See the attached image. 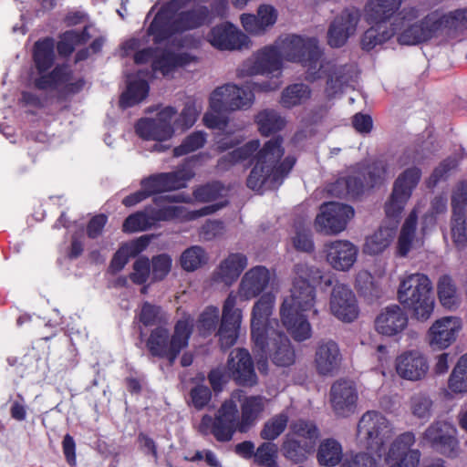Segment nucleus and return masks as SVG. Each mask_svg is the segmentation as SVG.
Returning a JSON list of instances; mask_svg holds the SVG:
<instances>
[{"mask_svg": "<svg viewBox=\"0 0 467 467\" xmlns=\"http://www.w3.org/2000/svg\"><path fill=\"white\" fill-rule=\"evenodd\" d=\"M274 45L281 58L298 62L306 68L307 79L315 81L327 78L325 91L327 97L335 96L345 85L353 80L354 67L324 60L322 50L315 38L305 39L297 35L285 34Z\"/></svg>", "mask_w": 467, "mask_h": 467, "instance_id": "1", "label": "nucleus"}, {"mask_svg": "<svg viewBox=\"0 0 467 467\" xmlns=\"http://www.w3.org/2000/svg\"><path fill=\"white\" fill-rule=\"evenodd\" d=\"M283 139L274 137L260 148L258 140H253L234 150L230 154L233 162L243 161L254 157V165L247 178V186L254 191L276 189L290 173L296 158L287 155L285 158Z\"/></svg>", "mask_w": 467, "mask_h": 467, "instance_id": "2", "label": "nucleus"}, {"mask_svg": "<svg viewBox=\"0 0 467 467\" xmlns=\"http://www.w3.org/2000/svg\"><path fill=\"white\" fill-rule=\"evenodd\" d=\"M268 400L261 395L245 396L238 390L225 400L218 410L212 432L221 441L233 438L235 431H249L264 412Z\"/></svg>", "mask_w": 467, "mask_h": 467, "instance_id": "3", "label": "nucleus"}, {"mask_svg": "<svg viewBox=\"0 0 467 467\" xmlns=\"http://www.w3.org/2000/svg\"><path fill=\"white\" fill-rule=\"evenodd\" d=\"M193 328L194 319L190 315H184L175 322L171 335L167 327H156L145 343L149 354L165 358L169 366H173L182 350L188 347Z\"/></svg>", "mask_w": 467, "mask_h": 467, "instance_id": "4", "label": "nucleus"}, {"mask_svg": "<svg viewBox=\"0 0 467 467\" xmlns=\"http://www.w3.org/2000/svg\"><path fill=\"white\" fill-rule=\"evenodd\" d=\"M433 285L429 276L423 273H413L400 277L397 298L412 317L425 322L433 314L435 300Z\"/></svg>", "mask_w": 467, "mask_h": 467, "instance_id": "5", "label": "nucleus"}, {"mask_svg": "<svg viewBox=\"0 0 467 467\" xmlns=\"http://www.w3.org/2000/svg\"><path fill=\"white\" fill-rule=\"evenodd\" d=\"M184 31H147L148 37L152 36L154 44L164 43V47H159V52L151 63L154 72H160L163 77L169 76L176 69L186 67L195 60L187 52L177 53L172 48L183 47V42L179 35Z\"/></svg>", "mask_w": 467, "mask_h": 467, "instance_id": "6", "label": "nucleus"}, {"mask_svg": "<svg viewBox=\"0 0 467 467\" xmlns=\"http://www.w3.org/2000/svg\"><path fill=\"white\" fill-rule=\"evenodd\" d=\"M395 434L391 421L376 410L365 412L358 423V438L372 453L381 457Z\"/></svg>", "mask_w": 467, "mask_h": 467, "instance_id": "7", "label": "nucleus"}, {"mask_svg": "<svg viewBox=\"0 0 467 467\" xmlns=\"http://www.w3.org/2000/svg\"><path fill=\"white\" fill-rule=\"evenodd\" d=\"M73 74L68 65L57 64L50 71L38 74L33 83L38 90H58V99H67L80 93L86 86V79L83 77L71 81Z\"/></svg>", "mask_w": 467, "mask_h": 467, "instance_id": "8", "label": "nucleus"}, {"mask_svg": "<svg viewBox=\"0 0 467 467\" xmlns=\"http://www.w3.org/2000/svg\"><path fill=\"white\" fill-rule=\"evenodd\" d=\"M177 114L174 107L167 106L155 118H142L135 125L137 135L144 140L166 141L172 138V121Z\"/></svg>", "mask_w": 467, "mask_h": 467, "instance_id": "9", "label": "nucleus"}, {"mask_svg": "<svg viewBox=\"0 0 467 467\" xmlns=\"http://www.w3.org/2000/svg\"><path fill=\"white\" fill-rule=\"evenodd\" d=\"M275 296L272 293H265L261 296L253 306L251 337L254 346L263 347L268 331L277 330V320L270 318L275 307Z\"/></svg>", "mask_w": 467, "mask_h": 467, "instance_id": "10", "label": "nucleus"}, {"mask_svg": "<svg viewBox=\"0 0 467 467\" xmlns=\"http://www.w3.org/2000/svg\"><path fill=\"white\" fill-rule=\"evenodd\" d=\"M282 69V58L275 45L265 47L245 59L236 69L239 78L256 75H269Z\"/></svg>", "mask_w": 467, "mask_h": 467, "instance_id": "11", "label": "nucleus"}, {"mask_svg": "<svg viewBox=\"0 0 467 467\" xmlns=\"http://www.w3.org/2000/svg\"><path fill=\"white\" fill-rule=\"evenodd\" d=\"M354 214L350 205L336 202L324 203L316 217L315 228L324 234H337L346 229Z\"/></svg>", "mask_w": 467, "mask_h": 467, "instance_id": "12", "label": "nucleus"}, {"mask_svg": "<svg viewBox=\"0 0 467 467\" xmlns=\"http://www.w3.org/2000/svg\"><path fill=\"white\" fill-rule=\"evenodd\" d=\"M421 443L443 455L453 456L459 448L457 430L449 421H433L422 433Z\"/></svg>", "mask_w": 467, "mask_h": 467, "instance_id": "13", "label": "nucleus"}, {"mask_svg": "<svg viewBox=\"0 0 467 467\" xmlns=\"http://www.w3.org/2000/svg\"><path fill=\"white\" fill-rule=\"evenodd\" d=\"M237 296L231 292L226 297L222 313V319L217 336L223 350L233 347L237 340L242 323V310L236 308Z\"/></svg>", "mask_w": 467, "mask_h": 467, "instance_id": "14", "label": "nucleus"}, {"mask_svg": "<svg viewBox=\"0 0 467 467\" xmlns=\"http://www.w3.org/2000/svg\"><path fill=\"white\" fill-rule=\"evenodd\" d=\"M394 365L400 379L412 382L425 379L430 370L427 356L419 349L401 352L396 357Z\"/></svg>", "mask_w": 467, "mask_h": 467, "instance_id": "15", "label": "nucleus"}, {"mask_svg": "<svg viewBox=\"0 0 467 467\" xmlns=\"http://www.w3.org/2000/svg\"><path fill=\"white\" fill-rule=\"evenodd\" d=\"M194 176V172L188 167L171 171L150 175L141 180L140 186L149 193V196L165 192L174 191L185 186L187 181Z\"/></svg>", "mask_w": 467, "mask_h": 467, "instance_id": "16", "label": "nucleus"}, {"mask_svg": "<svg viewBox=\"0 0 467 467\" xmlns=\"http://www.w3.org/2000/svg\"><path fill=\"white\" fill-rule=\"evenodd\" d=\"M262 354L269 355L272 361L279 367H287L294 364L295 350L287 336L280 330H270L265 335V343L263 347L254 346Z\"/></svg>", "mask_w": 467, "mask_h": 467, "instance_id": "17", "label": "nucleus"}, {"mask_svg": "<svg viewBox=\"0 0 467 467\" xmlns=\"http://www.w3.org/2000/svg\"><path fill=\"white\" fill-rule=\"evenodd\" d=\"M462 328L458 317H443L435 320L427 332L428 343L433 349L442 350L453 344Z\"/></svg>", "mask_w": 467, "mask_h": 467, "instance_id": "18", "label": "nucleus"}, {"mask_svg": "<svg viewBox=\"0 0 467 467\" xmlns=\"http://www.w3.org/2000/svg\"><path fill=\"white\" fill-rule=\"evenodd\" d=\"M231 84H225L217 88L210 97V108L217 115L206 114V127L224 130L227 126L228 119L226 113L238 109V105L233 102L232 92H230Z\"/></svg>", "mask_w": 467, "mask_h": 467, "instance_id": "19", "label": "nucleus"}, {"mask_svg": "<svg viewBox=\"0 0 467 467\" xmlns=\"http://www.w3.org/2000/svg\"><path fill=\"white\" fill-rule=\"evenodd\" d=\"M329 308L331 314L344 322H352L358 316L357 298L344 284H336L331 291Z\"/></svg>", "mask_w": 467, "mask_h": 467, "instance_id": "20", "label": "nucleus"}, {"mask_svg": "<svg viewBox=\"0 0 467 467\" xmlns=\"http://www.w3.org/2000/svg\"><path fill=\"white\" fill-rule=\"evenodd\" d=\"M327 264L337 271L347 272L356 263L358 248L348 240H336L324 244Z\"/></svg>", "mask_w": 467, "mask_h": 467, "instance_id": "21", "label": "nucleus"}, {"mask_svg": "<svg viewBox=\"0 0 467 467\" xmlns=\"http://www.w3.org/2000/svg\"><path fill=\"white\" fill-rule=\"evenodd\" d=\"M227 369L238 385L253 387L257 384L254 362L250 353L244 348H236L230 353Z\"/></svg>", "mask_w": 467, "mask_h": 467, "instance_id": "22", "label": "nucleus"}, {"mask_svg": "<svg viewBox=\"0 0 467 467\" xmlns=\"http://www.w3.org/2000/svg\"><path fill=\"white\" fill-rule=\"evenodd\" d=\"M342 354L338 344L332 339L320 340L315 350L314 367L321 376H333L342 363Z\"/></svg>", "mask_w": 467, "mask_h": 467, "instance_id": "23", "label": "nucleus"}, {"mask_svg": "<svg viewBox=\"0 0 467 467\" xmlns=\"http://www.w3.org/2000/svg\"><path fill=\"white\" fill-rule=\"evenodd\" d=\"M376 331L385 337H395L405 330L409 317L401 306L393 304L383 307L375 318Z\"/></svg>", "mask_w": 467, "mask_h": 467, "instance_id": "24", "label": "nucleus"}, {"mask_svg": "<svg viewBox=\"0 0 467 467\" xmlns=\"http://www.w3.org/2000/svg\"><path fill=\"white\" fill-rule=\"evenodd\" d=\"M358 400V392L352 381L337 380L330 389V402L334 412L338 417L353 414Z\"/></svg>", "mask_w": 467, "mask_h": 467, "instance_id": "25", "label": "nucleus"}, {"mask_svg": "<svg viewBox=\"0 0 467 467\" xmlns=\"http://www.w3.org/2000/svg\"><path fill=\"white\" fill-rule=\"evenodd\" d=\"M316 300V289L306 280L294 279L290 296H286L280 312H306L313 308Z\"/></svg>", "mask_w": 467, "mask_h": 467, "instance_id": "26", "label": "nucleus"}, {"mask_svg": "<svg viewBox=\"0 0 467 467\" xmlns=\"http://www.w3.org/2000/svg\"><path fill=\"white\" fill-rule=\"evenodd\" d=\"M273 275L264 265L250 268L243 275L238 286V295L244 300L260 296L270 285Z\"/></svg>", "mask_w": 467, "mask_h": 467, "instance_id": "27", "label": "nucleus"}, {"mask_svg": "<svg viewBox=\"0 0 467 467\" xmlns=\"http://www.w3.org/2000/svg\"><path fill=\"white\" fill-rule=\"evenodd\" d=\"M416 441L415 434L411 431H406L400 434L390 444L386 455V461L401 462L412 467L418 466L420 459V451L417 449H411Z\"/></svg>", "mask_w": 467, "mask_h": 467, "instance_id": "28", "label": "nucleus"}, {"mask_svg": "<svg viewBox=\"0 0 467 467\" xmlns=\"http://www.w3.org/2000/svg\"><path fill=\"white\" fill-rule=\"evenodd\" d=\"M467 8H460L443 14L435 10L428 14L421 21L419 29H466Z\"/></svg>", "mask_w": 467, "mask_h": 467, "instance_id": "29", "label": "nucleus"}, {"mask_svg": "<svg viewBox=\"0 0 467 467\" xmlns=\"http://www.w3.org/2000/svg\"><path fill=\"white\" fill-rule=\"evenodd\" d=\"M420 209V203H417L401 226L396 246V253L400 257H406L413 248L422 245V242L416 238L418 215Z\"/></svg>", "mask_w": 467, "mask_h": 467, "instance_id": "30", "label": "nucleus"}, {"mask_svg": "<svg viewBox=\"0 0 467 467\" xmlns=\"http://www.w3.org/2000/svg\"><path fill=\"white\" fill-rule=\"evenodd\" d=\"M248 260L242 253H232L223 259L212 275V280L232 285L247 266Z\"/></svg>", "mask_w": 467, "mask_h": 467, "instance_id": "31", "label": "nucleus"}, {"mask_svg": "<svg viewBox=\"0 0 467 467\" xmlns=\"http://www.w3.org/2000/svg\"><path fill=\"white\" fill-rule=\"evenodd\" d=\"M209 41L220 50H242L252 47L250 36L244 31H212Z\"/></svg>", "mask_w": 467, "mask_h": 467, "instance_id": "32", "label": "nucleus"}, {"mask_svg": "<svg viewBox=\"0 0 467 467\" xmlns=\"http://www.w3.org/2000/svg\"><path fill=\"white\" fill-rule=\"evenodd\" d=\"M402 0H368L365 5L366 20L369 24H380L389 20L400 9Z\"/></svg>", "mask_w": 467, "mask_h": 467, "instance_id": "33", "label": "nucleus"}, {"mask_svg": "<svg viewBox=\"0 0 467 467\" xmlns=\"http://www.w3.org/2000/svg\"><path fill=\"white\" fill-rule=\"evenodd\" d=\"M181 202L179 195H161L153 198V202L159 206L158 209H150L151 222L153 225L158 222L171 221L184 217L185 209L182 206H165L167 202Z\"/></svg>", "mask_w": 467, "mask_h": 467, "instance_id": "34", "label": "nucleus"}, {"mask_svg": "<svg viewBox=\"0 0 467 467\" xmlns=\"http://www.w3.org/2000/svg\"><path fill=\"white\" fill-rule=\"evenodd\" d=\"M283 325L296 341L308 339L312 335L309 322L302 312H280Z\"/></svg>", "mask_w": 467, "mask_h": 467, "instance_id": "35", "label": "nucleus"}, {"mask_svg": "<svg viewBox=\"0 0 467 467\" xmlns=\"http://www.w3.org/2000/svg\"><path fill=\"white\" fill-rule=\"evenodd\" d=\"M54 41L46 38L36 42L33 52V61L37 74L46 73L55 64Z\"/></svg>", "mask_w": 467, "mask_h": 467, "instance_id": "36", "label": "nucleus"}, {"mask_svg": "<svg viewBox=\"0 0 467 467\" xmlns=\"http://www.w3.org/2000/svg\"><path fill=\"white\" fill-rule=\"evenodd\" d=\"M149 90L150 86L145 79L130 80L119 97V107L125 109L140 103L148 97Z\"/></svg>", "mask_w": 467, "mask_h": 467, "instance_id": "37", "label": "nucleus"}, {"mask_svg": "<svg viewBox=\"0 0 467 467\" xmlns=\"http://www.w3.org/2000/svg\"><path fill=\"white\" fill-rule=\"evenodd\" d=\"M313 448L314 444L311 441L302 442L291 435H285L282 445L284 456L294 463L306 462Z\"/></svg>", "mask_w": 467, "mask_h": 467, "instance_id": "38", "label": "nucleus"}, {"mask_svg": "<svg viewBox=\"0 0 467 467\" xmlns=\"http://www.w3.org/2000/svg\"><path fill=\"white\" fill-rule=\"evenodd\" d=\"M343 457L341 444L335 439L329 438L322 441L317 451V460L321 466L334 467Z\"/></svg>", "mask_w": 467, "mask_h": 467, "instance_id": "39", "label": "nucleus"}, {"mask_svg": "<svg viewBox=\"0 0 467 467\" xmlns=\"http://www.w3.org/2000/svg\"><path fill=\"white\" fill-rule=\"evenodd\" d=\"M420 178L421 171L419 168H408L394 181L392 191L410 200Z\"/></svg>", "mask_w": 467, "mask_h": 467, "instance_id": "40", "label": "nucleus"}, {"mask_svg": "<svg viewBox=\"0 0 467 467\" xmlns=\"http://www.w3.org/2000/svg\"><path fill=\"white\" fill-rule=\"evenodd\" d=\"M437 295L441 304L449 309L456 307L460 303V296L456 285L449 275H442L437 281Z\"/></svg>", "mask_w": 467, "mask_h": 467, "instance_id": "41", "label": "nucleus"}, {"mask_svg": "<svg viewBox=\"0 0 467 467\" xmlns=\"http://www.w3.org/2000/svg\"><path fill=\"white\" fill-rule=\"evenodd\" d=\"M310 88L303 83H296L286 87L281 94L282 107L291 109L306 102L310 98Z\"/></svg>", "mask_w": 467, "mask_h": 467, "instance_id": "42", "label": "nucleus"}, {"mask_svg": "<svg viewBox=\"0 0 467 467\" xmlns=\"http://www.w3.org/2000/svg\"><path fill=\"white\" fill-rule=\"evenodd\" d=\"M228 192L229 190L218 182L206 184V215L227 205Z\"/></svg>", "mask_w": 467, "mask_h": 467, "instance_id": "43", "label": "nucleus"}, {"mask_svg": "<svg viewBox=\"0 0 467 467\" xmlns=\"http://www.w3.org/2000/svg\"><path fill=\"white\" fill-rule=\"evenodd\" d=\"M260 133L268 136L271 133L282 130L285 125V120L274 109H264L260 111L255 118Z\"/></svg>", "mask_w": 467, "mask_h": 467, "instance_id": "44", "label": "nucleus"}, {"mask_svg": "<svg viewBox=\"0 0 467 467\" xmlns=\"http://www.w3.org/2000/svg\"><path fill=\"white\" fill-rule=\"evenodd\" d=\"M450 231L454 245L459 250L464 249L467 246L466 213H451Z\"/></svg>", "mask_w": 467, "mask_h": 467, "instance_id": "45", "label": "nucleus"}, {"mask_svg": "<svg viewBox=\"0 0 467 467\" xmlns=\"http://www.w3.org/2000/svg\"><path fill=\"white\" fill-rule=\"evenodd\" d=\"M393 231L389 228H379L372 235L366 239L364 252L368 254L382 253L393 239Z\"/></svg>", "mask_w": 467, "mask_h": 467, "instance_id": "46", "label": "nucleus"}, {"mask_svg": "<svg viewBox=\"0 0 467 467\" xmlns=\"http://www.w3.org/2000/svg\"><path fill=\"white\" fill-rule=\"evenodd\" d=\"M289 420L287 412L282 411L267 420L261 431L260 436L266 441H274L278 438L285 430Z\"/></svg>", "mask_w": 467, "mask_h": 467, "instance_id": "47", "label": "nucleus"}, {"mask_svg": "<svg viewBox=\"0 0 467 467\" xmlns=\"http://www.w3.org/2000/svg\"><path fill=\"white\" fill-rule=\"evenodd\" d=\"M151 283H159L167 278L172 268V258L169 254L162 253L150 259Z\"/></svg>", "mask_w": 467, "mask_h": 467, "instance_id": "48", "label": "nucleus"}, {"mask_svg": "<svg viewBox=\"0 0 467 467\" xmlns=\"http://www.w3.org/2000/svg\"><path fill=\"white\" fill-rule=\"evenodd\" d=\"M454 393L467 392V355L462 356L453 368L448 381Z\"/></svg>", "mask_w": 467, "mask_h": 467, "instance_id": "49", "label": "nucleus"}, {"mask_svg": "<svg viewBox=\"0 0 467 467\" xmlns=\"http://www.w3.org/2000/svg\"><path fill=\"white\" fill-rule=\"evenodd\" d=\"M432 407L433 400L425 392L414 393L410 399L411 413L419 419L429 420L432 414Z\"/></svg>", "mask_w": 467, "mask_h": 467, "instance_id": "50", "label": "nucleus"}, {"mask_svg": "<svg viewBox=\"0 0 467 467\" xmlns=\"http://www.w3.org/2000/svg\"><path fill=\"white\" fill-rule=\"evenodd\" d=\"M151 213L149 212H137L129 215L123 222L122 231L124 233H136L146 231L153 225Z\"/></svg>", "mask_w": 467, "mask_h": 467, "instance_id": "51", "label": "nucleus"}, {"mask_svg": "<svg viewBox=\"0 0 467 467\" xmlns=\"http://www.w3.org/2000/svg\"><path fill=\"white\" fill-rule=\"evenodd\" d=\"M447 211V197L444 194L435 196L431 202L430 211L421 219L420 232L424 235L429 226L436 223L435 216Z\"/></svg>", "mask_w": 467, "mask_h": 467, "instance_id": "52", "label": "nucleus"}, {"mask_svg": "<svg viewBox=\"0 0 467 467\" xmlns=\"http://www.w3.org/2000/svg\"><path fill=\"white\" fill-rule=\"evenodd\" d=\"M360 173L364 177V181L368 187L382 183L387 177V165L381 161H375L370 165L363 167Z\"/></svg>", "mask_w": 467, "mask_h": 467, "instance_id": "53", "label": "nucleus"}, {"mask_svg": "<svg viewBox=\"0 0 467 467\" xmlns=\"http://www.w3.org/2000/svg\"><path fill=\"white\" fill-rule=\"evenodd\" d=\"M130 280L137 285H142L149 279L151 280L150 258L146 255L139 256L132 265V272L129 275Z\"/></svg>", "mask_w": 467, "mask_h": 467, "instance_id": "54", "label": "nucleus"}, {"mask_svg": "<svg viewBox=\"0 0 467 467\" xmlns=\"http://www.w3.org/2000/svg\"><path fill=\"white\" fill-rule=\"evenodd\" d=\"M286 435H291L296 439L302 438L305 439L304 441H311L314 444L318 437V430L314 423L298 420L291 423L290 431Z\"/></svg>", "mask_w": 467, "mask_h": 467, "instance_id": "55", "label": "nucleus"}, {"mask_svg": "<svg viewBox=\"0 0 467 467\" xmlns=\"http://www.w3.org/2000/svg\"><path fill=\"white\" fill-rule=\"evenodd\" d=\"M356 287L365 296L378 297L380 294L379 284L367 270H361L357 274Z\"/></svg>", "mask_w": 467, "mask_h": 467, "instance_id": "56", "label": "nucleus"}, {"mask_svg": "<svg viewBox=\"0 0 467 467\" xmlns=\"http://www.w3.org/2000/svg\"><path fill=\"white\" fill-rule=\"evenodd\" d=\"M203 145L204 132L195 131L188 135L179 146L173 148L172 153L174 157H182L195 151Z\"/></svg>", "mask_w": 467, "mask_h": 467, "instance_id": "57", "label": "nucleus"}, {"mask_svg": "<svg viewBox=\"0 0 467 467\" xmlns=\"http://www.w3.org/2000/svg\"><path fill=\"white\" fill-rule=\"evenodd\" d=\"M204 259V250L201 246H192L182 252L180 257V265L184 271L196 270Z\"/></svg>", "mask_w": 467, "mask_h": 467, "instance_id": "58", "label": "nucleus"}, {"mask_svg": "<svg viewBox=\"0 0 467 467\" xmlns=\"http://www.w3.org/2000/svg\"><path fill=\"white\" fill-rule=\"evenodd\" d=\"M360 19L358 9H344L340 15L335 17L327 29H356Z\"/></svg>", "mask_w": 467, "mask_h": 467, "instance_id": "59", "label": "nucleus"}, {"mask_svg": "<svg viewBox=\"0 0 467 467\" xmlns=\"http://www.w3.org/2000/svg\"><path fill=\"white\" fill-rule=\"evenodd\" d=\"M408 202V198L391 191L384 205L386 216L398 222Z\"/></svg>", "mask_w": 467, "mask_h": 467, "instance_id": "60", "label": "nucleus"}, {"mask_svg": "<svg viewBox=\"0 0 467 467\" xmlns=\"http://www.w3.org/2000/svg\"><path fill=\"white\" fill-rule=\"evenodd\" d=\"M63 22L67 27L81 26L82 29H91L95 26L88 13L83 9L69 10L63 18Z\"/></svg>", "mask_w": 467, "mask_h": 467, "instance_id": "61", "label": "nucleus"}, {"mask_svg": "<svg viewBox=\"0 0 467 467\" xmlns=\"http://www.w3.org/2000/svg\"><path fill=\"white\" fill-rule=\"evenodd\" d=\"M202 0L196 3L200 4ZM182 29H195L204 24V5H198L197 8L190 9L180 14Z\"/></svg>", "mask_w": 467, "mask_h": 467, "instance_id": "62", "label": "nucleus"}, {"mask_svg": "<svg viewBox=\"0 0 467 467\" xmlns=\"http://www.w3.org/2000/svg\"><path fill=\"white\" fill-rule=\"evenodd\" d=\"M197 110L193 104H186L178 116L173 121L174 130H181L182 131L192 128L197 120Z\"/></svg>", "mask_w": 467, "mask_h": 467, "instance_id": "63", "label": "nucleus"}, {"mask_svg": "<svg viewBox=\"0 0 467 467\" xmlns=\"http://www.w3.org/2000/svg\"><path fill=\"white\" fill-rule=\"evenodd\" d=\"M451 213H466L467 205V182L457 183L451 192Z\"/></svg>", "mask_w": 467, "mask_h": 467, "instance_id": "64", "label": "nucleus"}]
</instances>
